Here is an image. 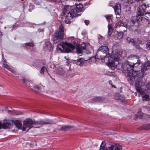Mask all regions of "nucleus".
Listing matches in <instances>:
<instances>
[{"label":"nucleus","instance_id":"46","mask_svg":"<svg viewBox=\"0 0 150 150\" xmlns=\"http://www.w3.org/2000/svg\"><path fill=\"white\" fill-rule=\"evenodd\" d=\"M71 38H74V37H71Z\"/></svg>","mask_w":150,"mask_h":150},{"label":"nucleus","instance_id":"1","mask_svg":"<svg viewBox=\"0 0 150 150\" xmlns=\"http://www.w3.org/2000/svg\"><path fill=\"white\" fill-rule=\"evenodd\" d=\"M128 61H126L123 65V69L124 71H127L128 80L132 83L136 79L135 87L137 91L141 94L143 93L145 89L142 88L144 83L142 82V77L137 78V71L138 70L135 69V68L140 64L139 58L137 56L131 55L127 57Z\"/></svg>","mask_w":150,"mask_h":150},{"label":"nucleus","instance_id":"15","mask_svg":"<svg viewBox=\"0 0 150 150\" xmlns=\"http://www.w3.org/2000/svg\"><path fill=\"white\" fill-rule=\"evenodd\" d=\"M43 63L41 61L38 63V67H41V69L40 71V73L41 74H43L45 71L46 69V67L43 66Z\"/></svg>","mask_w":150,"mask_h":150},{"label":"nucleus","instance_id":"21","mask_svg":"<svg viewBox=\"0 0 150 150\" xmlns=\"http://www.w3.org/2000/svg\"><path fill=\"white\" fill-rule=\"evenodd\" d=\"M56 72L57 74L62 76L64 74L65 72L62 69L59 68L56 70Z\"/></svg>","mask_w":150,"mask_h":150},{"label":"nucleus","instance_id":"37","mask_svg":"<svg viewBox=\"0 0 150 150\" xmlns=\"http://www.w3.org/2000/svg\"><path fill=\"white\" fill-rule=\"evenodd\" d=\"M84 22L85 23V24L86 25H88L89 24V20H86L85 21H84Z\"/></svg>","mask_w":150,"mask_h":150},{"label":"nucleus","instance_id":"32","mask_svg":"<svg viewBox=\"0 0 150 150\" xmlns=\"http://www.w3.org/2000/svg\"><path fill=\"white\" fill-rule=\"evenodd\" d=\"M105 17L106 18V19H112L113 18V16L111 14L105 15Z\"/></svg>","mask_w":150,"mask_h":150},{"label":"nucleus","instance_id":"14","mask_svg":"<svg viewBox=\"0 0 150 150\" xmlns=\"http://www.w3.org/2000/svg\"><path fill=\"white\" fill-rule=\"evenodd\" d=\"M52 49L51 44L49 42H46L44 46V50L50 51Z\"/></svg>","mask_w":150,"mask_h":150},{"label":"nucleus","instance_id":"6","mask_svg":"<svg viewBox=\"0 0 150 150\" xmlns=\"http://www.w3.org/2000/svg\"><path fill=\"white\" fill-rule=\"evenodd\" d=\"M64 29L62 25H61L59 28V31L55 33L53 40L55 43L59 42L64 38Z\"/></svg>","mask_w":150,"mask_h":150},{"label":"nucleus","instance_id":"25","mask_svg":"<svg viewBox=\"0 0 150 150\" xmlns=\"http://www.w3.org/2000/svg\"><path fill=\"white\" fill-rule=\"evenodd\" d=\"M127 40L128 42H130L133 44V45H135V42L133 39L129 37L127 38Z\"/></svg>","mask_w":150,"mask_h":150},{"label":"nucleus","instance_id":"12","mask_svg":"<svg viewBox=\"0 0 150 150\" xmlns=\"http://www.w3.org/2000/svg\"><path fill=\"white\" fill-rule=\"evenodd\" d=\"M150 67V61H148L143 64L141 67L142 72H144V71Z\"/></svg>","mask_w":150,"mask_h":150},{"label":"nucleus","instance_id":"10","mask_svg":"<svg viewBox=\"0 0 150 150\" xmlns=\"http://www.w3.org/2000/svg\"><path fill=\"white\" fill-rule=\"evenodd\" d=\"M35 125L52 124H54L53 122L51 120L46 119L45 120H40L38 121H35Z\"/></svg>","mask_w":150,"mask_h":150},{"label":"nucleus","instance_id":"42","mask_svg":"<svg viewBox=\"0 0 150 150\" xmlns=\"http://www.w3.org/2000/svg\"><path fill=\"white\" fill-rule=\"evenodd\" d=\"M147 110H150V109L149 108H147Z\"/></svg>","mask_w":150,"mask_h":150},{"label":"nucleus","instance_id":"9","mask_svg":"<svg viewBox=\"0 0 150 150\" xmlns=\"http://www.w3.org/2000/svg\"><path fill=\"white\" fill-rule=\"evenodd\" d=\"M112 3V2H110V5L114 8L115 14L116 16H119L121 13V4L119 3H118L114 6ZM116 17L117 18H119V17L117 16H116Z\"/></svg>","mask_w":150,"mask_h":150},{"label":"nucleus","instance_id":"47","mask_svg":"<svg viewBox=\"0 0 150 150\" xmlns=\"http://www.w3.org/2000/svg\"><path fill=\"white\" fill-rule=\"evenodd\" d=\"M24 0H21V1H23Z\"/></svg>","mask_w":150,"mask_h":150},{"label":"nucleus","instance_id":"16","mask_svg":"<svg viewBox=\"0 0 150 150\" xmlns=\"http://www.w3.org/2000/svg\"><path fill=\"white\" fill-rule=\"evenodd\" d=\"M120 26H123L125 27H127V24L126 22H124L122 21H120L117 22L115 24V27L119 28Z\"/></svg>","mask_w":150,"mask_h":150},{"label":"nucleus","instance_id":"23","mask_svg":"<svg viewBox=\"0 0 150 150\" xmlns=\"http://www.w3.org/2000/svg\"><path fill=\"white\" fill-rule=\"evenodd\" d=\"M108 35L110 36L113 30L112 27L110 24H108Z\"/></svg>","mask_w":150,"mask_h":150},{"label":"nucleus","instance_id":"26","mask_svg":"<svg viewBox=\"0 0 150 150\" xmlns=\"http://www.w3.org/2000/svg\"><path fill=\"white\" fill-rule=\"evenodd\" d=\"M138 20H139V19H132L131 22V25H132L134 24V23L136 22H137V23H138Z\"/></svg>","mask_w":150,"mask_h":150},{"label":"nucleus","instance_id":"44","mask_svg":"<svg viewBox=\"0 0 150 150\" xmlns=\"http://www.w3.org/2000/svg\"><path fill=\"white\" fill-rule=\"evenodd\" d=\"M88 59H86V60H85V61H87L88 60Z\"/></svg>","mask_w":150,"mask_h":150},{"label":"nucleus","instance_id":"7","mask_svg":"<svg viewBox=\"0 0 150 150\" xmlns=\"http://www.w3.org/2000/svg\"><path fill=\"white\" fill-rule=\"evenodd\" d=\"M105 142H102L100 146L99 150H122L121 146L117 144L112 145L105 148Z\"/></svg>","mask_w":150,"mask_h":150},{"label":"nucleus","instance_id":"3","mask_svg":"<svg viewBox=\"0 0 150 150\" xmlns=\"http://www.w3.org/2000/svg\"><path fill=\"white\" fill-rule=\"evenodd\" d=\"M82 5L81 4H79L76 6V9L71 10V6L66 5L64 7L62 12L60 15V18L61 19H69V18H75L78 15L77 13L82 11Z\"/></svg>","mask_w":150,"mask_h":150},{"label":"nucleus","instance_id":"45","mask_svg":"<svg viewBox=\"0 0 150 150\" xmlns=\"http://www.w3.org/2000/svg\"><path fill=\"white\" fill-rule=\"evenodd\" d=\"M126 30H124V31H126Z\"/></svg>","mask_w":150,"mask_h":150},{"label":"nucleus","instance_id":"27","mask_svg":"<svg viewBox=\"0 0 150 150\" xmlns=\"http://www.w3.org/2000/svg\"><path fill=\"white\" fill-rule=\"evenodd\" d=\"M142 114L143 113L141 112H140L139 113L138 112L137 115H135V116H136V117H138L139 118H142Z\"/></svg>","mask_w":150,"mask_h":150},{"label":"nucleus","instance_id":"40","mask_svg":"<svg viewBox=\"0 0 150 150\" xmlns=\"http://www.w3.org/2000/svg\"><path fill=\"white\" fill-rule=\"evenodd\" d=\"M2 127H3V124L1 122H0V129H1Z\"/></svg>","mask_w":150,"mask_h":150},{"label":"nucleus","instance_id":"41","mask_svg":"<svg viewBox=\"0 0 150 150\" xmlns=\"http://www.w3.org/2000/svg\"><path fill=\"white\" fill-rule=\"evenodd\" d=\"M2 36V33L0 31V39L1 37Z\"/></svg>","mask_w":150,"mask_h":150},{"label":"nucleus","instance_id":"39","mask_svg":"<svg viewBox=\"0 0 150 150\" xmlns=\"http://www.w3.org/2000/svg\"><path fill=\"white\" fill-rule=\"evenodd\" d=\"M22 81L23 82L25 83H27L28 82V81L26 80V79H22Z\"/></svg>","mask_w":150,"mask_h":150},{"label":"nucleus","instance_id":"4","mask_svg":"<svg viewBox=\"0 0 150 150\" xmlns=\"http://www.w3.org/2000/svg\"><path fill=\"white\" fill-rule=\"evenodd\" d=\"M72 43L74 45L66 42H60L57 46V50L59 52H71L75 48V46L77 45V43L74 40H73Z\"/></svg>","mask_w":150,"mask_h":150},{"label":"nucleus","instance_id":"2","mask_svg":"<svg viewBox=\"0 0 150 150\" xmlns=\"http://www.w3.org/2000/svg\"><path fill=\"white\" fill-rule=\"evenodd\" d=\"M98 59L103 60L108 57V65L110 67H117L119 64V61L121 57L120 54L115 52L113 54V59L110 55L108 46L105 44L100 47L96 54Z\"/></svg>","mask_w":150,"mask_h":150},{"label":"nucleus","instance_id":"8","mask_svg":"<svg viewBox=\"0 0 150 150\" xmlns=\"http://www.w3.org/2000/svg\"><path fill=\"white\" fill-rule=\"evenodd\" d=\"M34 125H35V121L32 120L31 119H26L23 122V131H25L26 129L28 128H31V126Z\"/></svg>","mask_w":150,"mask_h":150},{"label":"nucleus","instance_id":"5","mask_svg":"<svg viewBox=\"0 0 150 150\" xmlns=\"http://www.w3.org/2000/svg\"><path fill=\"white\" fill-rule=\"evenodd\" d=\"M147 7H149L148 5H146L145 4H143L142 5L139 6L137 9V13L136 15V17L137 19H149L150 18V13H146L144 15V13Z\"/></svg>","mask_w":150,"mask_h":150},{"label":"nucleus","instance_id":"20","mask_svg":"<svg viewBox=\"0 0 150 150\" xmlns=\"http://www.w3.org/2000/svg\"><path fill=\"white\" fill-rule=\"evenodd\" d=\"M103 98L102 97H98L95 98L91 100V102L92 103H95L96 102H100L103 101Z\"/></svg>","mask_w":150,"mask_h":150},{"label":"nucleus","instance_id":"17","mask_svg":"<svg viewBox=\"0 0 150 150\" xmlns=\"http://www.w3.org/2000/svg\"><path fill=\"white\" fill-rule=\"evenodd\" d=\"M3 66L4 68H6L7 69L13 73H14L15 71L14 69H13L12 67L6 64V63H3Z\"/></svg>","mask_w":150,"mask_h":150},{"label":"nucleus","instance_id":"35","mask_svg":"<svg viewBox=\"0 0 150 150\" xmlns=\"http://www.w3.org/2000/svg\"><path fill=\"white\" fill-rule=\"evenodd\" d=\"M146 47L147 49L150 50V42H148L147 43Z\"/></svg>","mask_w":150,"mask_h":150},{"label":"nucleus","instance_id":"29","mask_svg":"<svg viewBox=\"0 0 150 150\" xmlns=\"http://www.w3.org/2000/svg\"><path fill=\"white\" fill-rule=\"evenodd\" d=\"M119 100H120L122 101H123L125 99V98L124 96L122 94H119Z\"/></svg>","mask_w":150,"mask_h":150},{"label":"nucleus","instance_id":"24","mask_svg":"<svg viewBox=\"0 0 150 150\" xmlns=\"http://www.w3.org/2000/svg\"><path fill=\"white\" fill-rule=\"evenodd\" d=\"M150 99L148 95L144 94L142 96V100L144 101H148Z\"/></svg>","mask_w":150,"mask_h":150},{"label":"nucleus","instance_id":"34","mask_svg":"<svg viewBox=\"0 0 150 150\" xmlns=\"http://www.w3.org/2000/svg\"><path fill=\"white\" fill-rule=\"evenodd\" d=\"M146 88L147 89H150V82L147 83L146 86Z\"/></svg>","mask_w":150,"mask_h":150},{"label":"nucleus","instance_id":"36","mask_svg":"<svg viewBox=\"0 0 150 150\" xmlns=\"http://www.w3.org/2000/svg\"><path fill=\"white\" fill-rule=\"evenodd\" d=\"M25 44L27 45L30 46H33V43L31 42L27 43H26Z\"/></svg>","mask_w":150,"mask_h":150},{"label":"nucleus","instance_id":"48","mask_svg":"<svg viewBox=\"0 0 150 150\" xmlns=\"http://www.w3.org/2000/svg\"><path fill=\"white\" fill-rule=\"evenodd\" d=\"M90 59V58H89L88 59Z\"/></svg>","mask_w":150,"mask_h":150},{"label":"nucleus","instance_id":"28","mask_svg":"<svg viewBox=\"0 0 150 150\" xmlns=\"http://www.w3.org/2000/svg\"><path fill=\"white\" fill-rule=\"evenodd\" d=\"M35 90L36 91H38L40 89V86L39 85L35 86L34 87Z\"/></svg>","mask_w":150,"mask_h":150},{"label":"nucleus","instance_id":"18","mask_svg":"<svg viewBox=\"0 0 150 150\" xmlns=\"http://www.w3.org/2000/svg\"><path fill=\"white\" fill-rule=\"evenodd\" d=\"M76 63L80 66H83L84 63V60L82 58H80L79 59H77L76 61Z\"/></svg>","mask_w":150,"mask_h":150},{"label":"nucleus","instance_id":"33","mask_svg":"<svg viewBox=\"0 0 150 150\" xmlns=\"http://www.w3.org/2000/svg\"><path fill=\"white\" fill-rule=\"evenodd\" d=\"M117 35L118 37H117V39H120L122 38L123 37V34L122 33H119Z\"/></svg>","mask_w":150,"mask_h":150},{"label":"nucleus","instance_id":"11","mask_svg":"<svg viewBox=\"0 0 150 150\" xmlns=\"http://www.w3.org/2000/svg\"><path fill=\"white\" fill-rule=\"evenodd\" d=\"M61 128L60 130L64 131L74 130L75 129V127L74 126L68 125L61 126Z\"/></svg>","mask_w":150,"mask_h":150},{"label":"nucleus","instance_id":"31","mask_svg":"<svg viewBox=\"0 0 150 150\" xmlns=\"http://www.w3.org/2000/svg\"><path fill=\"white\" fill-rule=\"evenodd\" d=\"M119 94L118 93H115L114 95V97L117 100H119Z\"/></svg>","mask_w":150,"mask_h":150},{"label":"nucleus","instance_id":"30","mask_svg":"<svg viewBox=\"0 0 150 150\" xmlns=\"http://www.w3.org/2000/svg\"><path fill=\"white\" fill-rule=\"evenodd\" d=\"M144 128L145 130L150 129V124H148L145 125Z\"/></svg>","mask_w":150,"mask_h":150},{"label":"nucleus","instance_id":"22","mask_svg":"<svg viewBox=\"0 0 150 150\" xmlns=\"http://www.w3.org/2000/svg\"><path fill=\"white\" fill-rule=\"evenodd\" d=\"M12 127V125L10 122L4 123L3 124V128L4 129L10 128Z\"/></svg>","mask_w":150,"mask_h":150},{"label":"nucleus","instance_id":"43","mask_svg":"<svg viewBox=\"0 0 150 150\" xmlns=\"http://www.w3.org/2000/svg\"><path fill=\"white\" fill-rule=\"evenodd\" d=\"M144 107L145 108H146V106H144Z\"/></svg>","mask_w":150,"mask_h":150},{"label":"nucleus","instance_id":"38","mask_svg":"<svg viewBox=\"0 0 150 150\" xmlns=\"http://www.w3.org/2000/svg\"><path fill=\"white\" fill-rule=\"evenodd\" d=\"M69 20V19H65L64 21L65 23H70L71 21Z\"/></svg>","mask_w":150,"mask_h":150},{"label":"nucleus","instance_id":"13","mask_svg":"<svg viewBox=\"0 0 150 150\" xmlns=\"http://www.w3.org/2000/svg\"><path fill=\"white\" fill-rule=\"evenodd\" d=\"M86 47V45L84 43H82L81 45V47L80 45L78 46L76 48V50L77 53L79 54L81 53L82 52V50L85 49Z\"/></svg>","mask_w":150,"mask_h":150},{"label":"nucleus","instance_id":"19","mask_svg":"<svg viewBox=\"0 0 150 150\" xmlns=\"http://www.w3.org/2000/svg\"><path fill=\"white\" fill-rule=\"evenodd\" d=\"M15 125L18 129H21L22 128V123L21 121L19 120H15L14 121Z\"/></svg>","mask_w":150,"mask_h":150}]
</instances>
